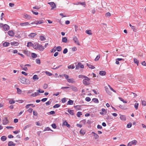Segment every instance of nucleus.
Masks as SVG:
<instances>
[{"instance_id":"1","label":"nucleus","mask_w":146,"mask_h":146,"mask_svg":"<svg viewBox=\"0 0 146 146\" xmlns=\"http://www.w3.org/2000/svg\"><path fill=\"white\" fill-rule=\"evenodd\" d=\"M90 79L86 76V77H85V78L83 80V83L84 84L86 85H89L90 83Z\"/></svg>"},{"instance_id":"2","label":"nucleus","mask_w":146,"mask_h":146,"mask_svg":"<svg viewBox=\"0 0 146 146\" xmlns=\"http://www.w3.org/2000/svg\"><path fill=\"white\" fill-rule=\"evenodd\" d=\"M27 79L23 77H21L20 78V81L23 84H29L30 83V82L29 80V82H27L26 81Z\"/></svg>"},{"instance_id":"3","label":"nucleus","mask_w":146,"mask_h":146,"mask_svg":"<svg viewBox=\"0 0 146 146\" xmlns=\"http://www.w3.org/2000/svg\"><path fill=\"white\" fill-rule=\"evenodd\" d=\"M137 141L136 140H133L129 142L127 144V146H131L132 145H135L137 143Z\"/></svg>"},{"instance_id":"4","label":"nucleus","mask_w":146,"mask_h":146,"mask_svg":"<svg viewBox=\"0 0 146 146\" xmlns=\"http://www.w3.org/2000/svg\"><path fill=\"white\" fill-rule=\"evenodd\" d=\"M73 40L77 45H80V44L78 40V38L76 36H74L73 37Z\"/></svg>"},{"instance_id":"5","label":"nucleus","mask_w":146,"mask_h":146,"mask_svg":"<svg viewBox=\"0 0 146 146\" xmlns=\"http://www.w3.org/2000/svg\"><path fill=\"white\" fill-rule=\"evenodd\" d=\"M84 66L83 64H82L81 63L79 62L78 63V65L76 66V69H78L79 68H84Z\"/></svg>"},{"instance_id":"6","label":"nucleus","mask_w":146,"mask_h":146,"mask_svg":"<svg viewBox=\"0 0 146 146\" xmlns=\"http://www.w3.org/2000/svg\"><path fill=\"white\" fill-rule=\"evenodd\" d=\"M48 4L50 5L52 7L51 9H53L56 7L55 4L53 2H50L48 3Z\"/></svg>"},{"instance_id":"7","label":"nucleus","mask_w":146,"mask_h":146,"mask_svg":"<svg viewBox=\"0 0 146 146\" xmlns=\"http://www.w3.org/2000/svg\"><path fill=\"white\" fill-rule=\"evenodd\" d=\"M3 28L5 31H7L9 29V27L8 25L5 24L3 26Z\"/></svg>"},{"instance_id":"8","label":"nucleus","mask_w":146,"mask_h":146,"mask_svg":"<svg viewBox=\"0 0 146 146\" xmlns=\"http://www.w3.org/2000/svg\"><path fill=\"white\" fill-rule=\"evenodd\" d=\"M39 44L38 43H35L33 44V48L35 49H37L38 48Z\"/></svg>"},{"instance_id":"9","label":"nucleus","mask_w":146,"mask_h":146,"mask_svg":"<svg viewBox=\"0 0 146 146\" xmlns=\"http://www.w3.org/2000/svg\"><path fill=\"white\" fill-rule=\"evenodd\" d=\"M9 121L7 117H5L3 120V125H6L8 123Z\"/></svg>"},{"instance_id":"10","label":"nucleus","mask_w":146,"mask_h":146,"mask_svg":"<svg viewBox=\"0 0 146 146\" xmlns=\"http://www.w3.org/2000/svg\"><path fill=\"white\" fill-rule=\"evenodd\" d=\"M92 134H93V136L94 137V138L95 139H97L99 138V136H98V135L96 133H95L94 132H92Z\"/></svg>"},{"instance_id":"11","label":"nucleus","mask_w":146,"mask_h":146,"mask_svg":"<svg viewBox=\"0 0 146 146\" xmlns=\"http://www.w3.org/2000/svg\"><path fill=\"white\" fill-rule=\"evenodd\" d=\"M70 86L71 87V88L73 91L75 92H77L78 91V89L76 87L73 86Z\"/></svg>"},{"instance_id":"12","label":"nucleus","mask_w":146,"mask_h":146,"mask_svg":"<svg viewBox=\"0 0 146 146\" xmlns=\"http://www.w3.org/2000/svg\"><path fill=\"white\" fill-rule=\"evenodd\" d=\"M8 34L11 36H13L14 35V33L12 31H8Z\"/></svg>"},{"instance_id":"13","label":"nucleus","mask_w":146,"mask_h":146,"mask_svg":"<svg viewBox=\"0 0 146 146\" xmlns=\"http://www.w3.org/2000/svg\"><path fill=\"white\" fill-rule=\"evenodd\" d=\"M120 119L122 120L125 121L126 120V117L125 115H121L120 116Z\"/></svg>"},{"instance_id":"14","label":"nucleus","mask_w":146,"mask_h":146,"mask_svg":"<svg viewBox=\"0 0 146 146\" xmlns=\"http://www.w3.org/2000/svg\"><path fill=\"white\" fill-rule=\"evenodd\" d=\"M121 60H124L123 59L121 58H117L116 59V62H115V63L117 64H119V61H120Z\"/></svg>"},{"instance_id":"15","label":"nucleus","mask_w":146,"mask_h":146,"mask_svg":"<svg viewBox=\"0 0 146 146\" xmlns=\"http://www.w3.org/2000/svg\"><path fill=\"white\" fill-rule=\"evenodd\" d=\"M36 35V33H31L29 35V36L31 38H33Z\"/></svg>"},{"instance_id":"16","label":"nucleus","mask_w":146,"mask_h":146,"mask_svg":"<svg viewBox=\"0 0 146 146\" xmlns=\"http://www.w3.org/2000/svg\"><path fill=\"white\" fill-rule=\"evenodd\" d=\"M39 93L37 91V92H35V93L32 94L31 96L33 97H35L39 95Z\"/></svg>"},{"instance_id":"17","label":"nucleus","mask_w":146,"mask_h":146,"mask_svg":"<svg viewBox=\"0 0 146 146\" xmlns=\"http://www.w3.org/2000/svg\"><path fill=\"white\" fill-rule=\"evenodd\" d=\"M24 17L26 19H31V17L29 15L27 14H24Z\"/></svg>"},{"instance_id":"18","label":"nucleus","mask_w":146,"mask_h":146,"mask_svg":"<svg viewBox=\"0 0 146 146\" xmlns=\"http://www.w3.org/2000/svg\"><path fill=\"white\" fill-rule=\"evenodd\" d=\"M29 22H25L23 23H21L20 24V25L21 26H24L26 25H29Z\"/></svg>"},{"instance_id":"19","label":"nucleus","mask_w":146,"mask_h":146,"mask_svg":"<svg viewBox=\"0 0 146 146\" xmlns=\"http://www.w3.org/2000/svg\"><path fill=\"white\" fill-rule=\"evenodd\" d=\"M38 50L40 51H43L44 49V48L43 46H42V45H39L38 47Z\"/></svg>"},{"instance_id":"20","label":"nucleus","mask_w":146,"mask_h":146,"mask_svg":"<svg viewBox=\"0 0 146 146\" xmlns=\"http://www.w3.org/2000/svg\"><path fill=\"white\" fill-rule=\"evenodd\" d=\"M8 146H15V143H14L12 141H9L8 143Z\"/></svg>"},{"instance_id":"21","label":"nucleus","mask_w":146,"mask_h":146,"mask_svg":"<svg viewBox=\"0 0 146 146\" xmlns=\"http://www.w3.org/2000/svg\"><path fill=\"white\" fill-rule=\"evenodd\" d=\"M10 44L9 42H5L3 44V45L4 47H7Z\"/></svg>"},{"instance_id":"22","label":"nucleus","mask_w":146,"mask_h":146,"mask_svg":"<svg viewBox=\"0 0 146 146\" xmlns=\"http://www.w3.org/2000/svg\"><path fill=\"white\" fill-rule=\"evenodd\" d=\"M99 74L101 76H104L106 74V72L104 71H101L100 72Z\"/></svg>"},{"instance_id":"23","label":"nucleus","mask_w":146,"mask_h":146,"mask_svg":"<svg viewBox=\"0 0 146 146\" xmlns=\"http://www.w3.org/2000/svg\"><path fill=\"white\" fill-rule=\"evenodd\" d=\"M63 125L66 126L68 127H70V125L66 121H65L63 123Z\"/></svg>"},{"instance_id":"24","label":"nucleus","mask_w":146,"mask_h":146,"mask_svg":"<svg viewBox=\"0 0 146 146\" xmlns=\"http://www.w3.org/2000/svg\"><path fill=\"white\" fill-rule=\"evenodd\" d=\"M86 65L87 66H88L89 68H90L91 69H94L95 68V67L94 66L91 64L87 63Z\"/></svg>"},{"instance_id":"25","label":"nucleus","mask_w":146,"mask_h":146,"mask_svg":"<svg viewBox=\"0 0 146 146\" xmlns=\"http://www.w3.org/2000/svg\"><path fill=\"white\" fill-rule=\"evenodd\" d=\"M44 23L43 20H38L36 21V25L42 24Z\"/></svg>"},{"instance_id":"26","label":"nucleus","mask_w":146,"mask_h":146,"mask_svg":"<svg viewBox=\"0 0 146 146\" xmlns=\"http://www.w3.org/2000/svg\"><path fill=\"white\" fill-rule=\"evenodd\" d=\"M40 39L41 41H44L46 40V38L44 37V36H40Z\"/></svg>"},{"instance_id":"27","label":"nucleus","mask_w":146,"mask_h":146,"mask_svg":"<svg viewBox=\"0 0 146 146\" xmlns=\"http://www.w3.org/2000/svg\"><path fill=\"white\" fill-rule=\"evenodd\" d=\"M62 42L66 43L67 42V39L66 37H63L62 38Z\"/></svg>"},{"instance_id":"28","label":"nucleus","mask_w":146,"mask_h":146,"mask_svg":"<svg viewBox=\"0 0 146 146\" xmlns=\"http://www.w3.org/2000/svg\"><path fill=\"white\" fill-rule=\"evenodd\" d=\"M33 44L31 42H28L27 46L28 47H30L32 46H33Z\"/></svg>"},{"instance_id":"29","label":"nucleus","mask_w":146,"mask_h":146,"mask_svg":"<svg viewBox=\"0 0 146 146\" xmlns=\"http://www.w3.org/2000/svg\"><path fill=\"white\" fill-rule=\"evenodd\" d=\"M68 112L71 115H73L74 114L73 110H68Z\"/></svg>"},{"instance_id":"30","label":"nucleus","mask_w":146,"mask_h":146,"mask_svg":"<svg viewBox=\"0 0 146 146\" xmlns=\"http://www.w3.org/2000/svg\"><path fill=\"white\" fill-rule=\"evenodd\" d=\"M73 102H74L73 100H70L68 101L67 104L72 105L73 104Z\"/></svg>"},{"instance_id":"31","label":"nucleus","mask_w":146,"mask_h":146,"mask_svg":"<svg viewBox=\"0 0 146 146\" xmlns=\"http://www.w3.org/2000/svg\"><path fill=\"white\" fill-rule=\"evenodd\" d=\"M85 32L87 34H88L90 35H92V33L91 31V30H86L85 31Z\"/></svg>"},{"instance_id":"32","label":"nucleus","mask_w":146,"mask_h":146,"mask_svg":"<svg viewBox=\"0 0 146 146\" xmlns=\"http://www.w3.org/2000/svg\"><path fill=\"white\" fill-rule=\"evenodd\" d=\"M7 139V137L5 136H3L1 137V140L4 141H5Z\"/></svg>"},{"instance_id":"33","label":"nucleus","mask_w":146,"mask_h":146,"mask_svg":"<svg viewBox=\"0 0 146 146\" xmlns=\"http://www.w3.org/2000/svg\"><path fill=\"white\" fill-rule=\"evenodd\" d=\"M81 106H74V108L77 110H80V109Z\"/></svg>"},{"instance_id":"34","label":"nucleus","mask_w":146,"mask_h":146,"mask_svg":"<svg viewBox=\"0 0 146 146\" xmlns=\"http://www.w3.org/2000/svg\"><path fill=\"white\" fill-rule=\"evenodd\" d=\"M92 101L94 103H98L99 101L98 99L96 98H94L92 99Z\"/></svg>"},{"instance_id":"35","label":"nucleus","mask_w":146,"mask_h":146,"mask_svg":"<svg viewBox=\"0 0 146 146\" xmlns=\"http://www.w3.org/2000/svg\"><path fill=\"white\" fill-rule=\"evenodd\" d=\"M56 50H57L58 52L62 50V48L60 46H59L56 47Z\"/></svg>"},{"instance_id":"36","label":"nucleus","mask_w":146,"mask_h":146,"mask_svg":"<svg viewBox=\"0 0 146 146\" xmlns=\"http://www.w3.org/2000/svg\"><path fill=\"white\" fill-rule=\"evenodd\" d=\"M33 79L35 80H38V78L36 75H35L33 76Z\"/></svg>"},{"instance_id":"37","label":"nucleus","mask_w":146,"mask_h":146,"mask_svg":"<svg viewBox=\"0 0 146 146\" xmlns=\"http://www.w3.org/2000/svg\"><path fill=\"white\" fill-rule=\"evenodd\" d=\"M31 56L33 58H36L37 56V55L35 53H32L31 54Z\"/></svg>"},{"instance_id":"38","label":"nucleus","mask_w":146,"mask_h":146,"mask_svg":"<svg viewBox=\"0 0 146 146\" xmlns=\"http://www.w3.org/2000/svg\"><path fill=\"white\" fill-rule=\"evenodd\" d=\"M67 81L69 83H73V82L74 79L73 78H72L71 79H67Z\"/></svg>"},{"instance_id":"39","label":"nucleus","mask_w":146,"mask_h":146,"mask_svg":"<svg viewBox=\"0 0 146 146\" xmlns=\"http://www.w3.org/2000/svg\"><path fill=\"white\" fill-rule=\"evenodd\" d=\"M102 112H101L100 113L101 114H104V113H106L107 112L105 110V109L102 108Z\"/></svg>"},{"instance_id":"40","label":"nucleus","mask_w":146,"mask_h":146,"mask_svg":"<svg viewBox=\"0 0 146 146\" xmlns=\"http://www.w3.org/2000/svg\"><path fill=\"white\" fill-rule=\"evenodd\" d=\"M56 51V47L55 46L52 49L50 50V52L51 53H53Z\"/></svg>"},{"instance_id":"41","label":"nucleus","mask_w":146,"mask_h":146,"mask_svg":"<svg viewBox=\"0 0 146 146\" xmlns=\"http://www.w3.org/2000/svg\"><path fill=\"white\" fill-rule=\"evenodd\" d=\"M134 62L137 64V66L138 65V64L139 63L138 60L136 58H134Z\"/></svg>"},{"instance_id":"42","label":"nucleus","mask_w":146,"mask_h":146,"mask_svg":"<svg viewBox=\"0 0 146 146\" xmlns=\"http://www.w3.org/2000/svg\"><path fill=\"white\" fill-rule=\"evenodd\" d=\"M82 113L80 111H78L77 113V116L78 117H80V116L82 115Z\"/></svg>"},{"instance_id":"43","label":"nucleus","mask_w":146,"mask_h":146,"mask_svg":"<svg viewBox=\"0 0 146 146\" xmlns=\"http://www.w3.org/2000/svg\"><path fill=\"white\" fill-rule=\"evenodd\" d=\"M60 105L59 104H56L54 105L53 107L54 108H58L60 106Z\"/></svg>"},{"instance_id":"44","label":"nucleus","mask_w":146,"mask_h":146,"mask_svg":"<svg viewBox=\"0 0 146 146\" xmlns=\"http://www.w3.org/2000/svg\"><path fill=\"white\" fill-rule=\"evenodd\" d=\"M139 106V104L137 103H136L134 105V107L136 110H137L138 108V107Z\"/></svg>"},{"instance_id":"45","label":"nucleus","mask_w":146,"mask_h":146,"mask_svg":"<svg viewBox=\"0 0 146 146\" xmlns=\"http://www.w3.org/2000/svg\"><path fill=\"white\" fill-rule=\"evenodd\" d=\"M132 124L131 123H129L127 125V127L128 128H130L132 126Z\"/></svg>"},{"instance_id":"46","label":"nucleus","mask_w":146,"mask_h":146,"mask_svg":"<svg viewBox=\"0 0 146 146\" xmlns=\"http://www.w3.org/2000/svg\"><path fill=\"white\" fill-rule=\"evenodd\" d=\"M100 55L99 54L98 55V56H96V58L95 59V61H97L99 60V58H100Z\"/></svg>"},{"instance_id":"47","label":"nucleus","mask_w":146,"mask_h":146,"mask_svg":"<svg viewBox=\"0 0 146 146\" xmlns=\"http://www.w3.org/2000/svg\"><path fill=\"white\" fill-rule=\"evenodd\" d=\"M119 99L121 101H122L124 103H127V102L126 101H124L123 100V99L119 97Z\"/></svg>"},{"instance_id":"48","label":"nucleus","mask_w":146,"mask_h":146,"mask_svg":"<svg viewBox=\"0 0 146 146\" xmlns=\"http://www.w3.org/2000/svg\"><path fill=\"white\" fill-rule=\"evenodd\" d=\"M61 101L62 103H64L67 101L66 98H63L62 99Z\"/></svg>"},{"instance_id":"49","label":"nucleus","mask_w":146,"mask_h":146,"mask_svg":"<svg viewBox=\"0 0 146 146\" xmlns=\"http://www.w3.org/2000/svg\"><path fill=\"white\" fill-rule=\"evenodd\" d=\"M142 106H146V102L144 100H142Z\"/></svg>"},{"instance_id":"50","label":"nucleus","mask_w":146,"mask_h":146,"mask_svg":"<svg viewBox=\"0 0 146 146\" xmlns=\"http://www.w3.org/2000/svg\"><path fill=\"white\" fill-rule=\"evenodd\" d=\"M111 15V13L109 12H108L105 15V16L108 17H109Z\"/></svg>"},{"instance_id":"51","label":"nucleus","mask_w":146,"mask_h":146,"mask_svg":"<svg viewBox=\"0 0 146 146\" xmlns=\"http://www.w3.org/2000/svg\"><path fill=\"white\" fill-rule=\"evenodd\" d=\"M45 73L47 75L49 76H51L52 74L51 73H50V72H49L48 71H46L45 72Z\"/></svg>"},{"instance_id":"52","label":"nucleus","mask_w":146,"mask_h":146,"mask_svg":"<svg viewBox=\"0 0 146 146\" xmlns=\"http://www.w3.org/2000/svg\"><path fill=\"white\" fill-rule=\"evenodd\" d=\"M131 28L133 30V31H134L135 32L136 31L137 29L136 27H135L133 26Z\"/></svg>"},{"instance_id":"53","label":"nucleus","mask_w":146,"mask_h":146,"mask_svg":"<svg viewBox=\"0 0 146 146\" xmlns=\"http://www.w3.org/2000/svg\"><path fill=\"white\" fill-rule=\"evenodd\" d=\"M86 76H84V75H79L78 76V77L79 78H82L83 79L84 78H85V77H86Z\"/></svg>"},{"instance_id":"54","label":"nucleus","mask_w":146,"mask_h":146,"mask_svg":"<svg viewBox=\"0 0 146 146\" xmlns=\"http://www.w3.org/2000/svg\"><path fill=\"white\" fill-rule=\"evenodd\" d=\"M85 100L88 102H89L91 100V99L89 97H87L85 98Z\"/></svg>"},{"instance_id":"55","label":"nucleus","mask_w":146,"mask_h":146,"mask_svg":"<svg viewBox=\"0 0 146 146\" xmlns=\"http://www.w3.org/2000/svg\"><path fill=\"white\" fill-rule=\"evenodd\" d=\"M9 102L10 104H13L15 103V102L13 100H11L9 101Z\"/></svg>"},{"instance_id":"56","label":"nucleus","mask_w":146,"mask_h":146,"mask_svg":"<svg viewBox=\"0 0 146 146\" xmlns=\"http://www.w3.org/2000/svg\"><path fill=\"white\" fill-rule=\"evenodd\" d=\"M68 68L69 69L72 68V69H73L74 68V66L71 65L68 66Z\"/></svg>"},{"instance_id":"57","label":"nucleus","mask_w":146,"mask_h":146,"mask_svg":"<svg viewBox=\"0 0 146 146\" xmlns=\"http://www.w3.org/2000/svg\"><path fill=\"white\" fill-rule=\"evenodd\" d=\"M36 63L38 64H40V60L39 59H36Z\"/></svg>"},{"instance_id":"58","label":"nucleus","mask_w":146,"mask_h":146,"mask_svg":"<svg viewBox=\"0 0 146 146\" xmlns=\"http://www.w3.org/2000/svg\"><path fill=\"white\" fill-rule=\"evenodd\" d=\"M37 92H38L39 93H42L44 92V91L43 90H41L39 88L38 89V90H37L36 91Z\"/></svg>"},{"instance_id":"59","label":"nucleus","mask_w":146,"mask_h":146,"mask_svg":"<svg viewBox=\"0 0 146 146\" xmlns=\"http://www.w3.org/2000/svg\"><path fill=\"white\" fill-rule=\"evenodd\" d=\"M50 130L52 131L49 127H47L45 128V129L43 131H48Z\"/></svg>"},{"instance_id":"60","label":"nucleus","mask_w":146,"mask_h":146,"mask_svg":"<svg viewBox=\"0 0 146 146\" xmlns=\"http://www.w3.org/2000/svg\"><path fill=\"white\" fill-rule=\"evenodd\" d=\"M68 50L67 48H65L63 51V53L64 54L68 52Z\"/></svg>"},{"instance_id":"61","label":"nucleus","mask_w":146,"mask_h":146,"mask_svg":"<svg viewBox=\"0 0 146 146\" xmlns=\"http://www.w3.org/2000/svg\"><path fill=\"white\" fill-rule=\"evenodd\" d=\"M33 111V109L31 108H30L29 109H28L27 110V111L29 112L30 113H32Z\"/></svg>"},{"instance_id":"62","label":"nucleus","mask_w":146,"mask_h":146,"mask_svg":"<svg viewBox=\"0 0 146 146\" xmlns=\"http://www.w3.org/2000/svg\"><path fill=\"white\" fill-rule=\"evenodd\" d=\"M108 86L111 90H112L114 92H116L115 91V90H114L112 88H111L110 85H108Z\"/></svg>"},{"instance_id":"63","label":"nucleus","mask_w":146,"mask_h":146,"mask_svg":"<svg viewBox=\"0 0 146 146\" xmlns=\"http://www.w3.org/2000/svg\"><path fill=\"white\" fill-rule=\"evenodd\" d=\"M119 107L120 108H121L123 110H125L126 109L125 108V107L121 105H120L119 106Z\"/></svg>"},{"instance_id":"64","label":"nucleus","mask_w":146,"mask_h":146,"mask_svg":"<svg viewBox=\"0 0 146 146\" xmlns=\"http://www.w3.org/2000/svg\"><path fill=\"white\" fill-rule=\"evenodd\" d=\"M64 76L65 78V79L67 80V79H68L69 76L68 75H67L66 74H64L63 75Z\"/></svg>"}]
</instances>
